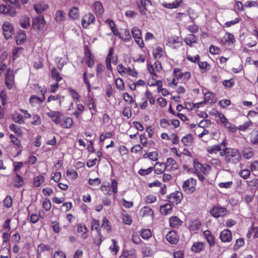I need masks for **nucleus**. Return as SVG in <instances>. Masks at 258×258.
<instances>
[{
    "mask_svg": "<svg viewBox=\"0 0 258 258\" xmlns=\"http://www.w3.org/2000/svg\"><path fill=\"white\" fill-rule=\"evenodd\" d=\"M228 150L227 155L225 157V160L228 163L235 164L241 159V154L239 151L235 148H227Z\"/></svg>",
    "mask_w": 258,
    "mask_h": 258,
    "instance_id": "nucleus-1",
    "label": "nucleus"
},
{
    "mask_svg": "<svg viewBox=\"0 0 258 258\" xmlns=\"http://www.w3.org/2000/svg\"><path fill=\"white\" fill-rule=\"evenodd\" d=\"M133 37L138 46L143 48L144 46V41L142 37L141 30L137 27H134L132 30Z\"/></svg>",
    "mask_w": 258,
    "mask_h": 258,
    "instance_id": "nucleus-2",
    "label": "nucleus"
},
{
    "mask_svg": "<svg viewBox=\"0 0 258 258\" xmlns=\"http://www.w3.org/2000/svg\"><path fill=\"white\" fill-rule=\"evenodd\" d=\"M14 82L13 71L10 68H8L7 69V72L5 75V84L8 89L11 90L13 88Z\"/></svg>",
    "mask_w": 258,
    "mask_h": 258,
    "instance_id": "nucleus-3",
    "label": "nucleus"
},
{
    "mask_svg": "<svg viewBox=\"0 0 258 258\" xmlns=\"http://www.w3.org/2000/svg\"><path fill=\"white\" fill-rule=\"evenodd\" d=\"M196 185V180L193 178H190L183 182L182 188L184 191L189 194L194 191Z\"/></svg>",
    "mask_w": 258,
    "mask_h": 258,
    "instance_id": "nucleus-4",
    "label": "nucleus"
},
{
    "mask_svg": "<svg viewBox=\"0 0 258 258\" xmlns=\"http://www.w3.org/2000/svg\"><path fill=\"white\" fill-rule=\"evenodd\" d=\"M0 14L7 15L10 17H15L17 12L15 8L13 6L8 5H1Z\"/></svg>",
    "mask_w": 258,
    "mask_h": 258,
    "instance_id": "nucleus-5",
    "label": "nucleus"
},
{
    "mask_svg": "<svg viewBox=\"0 0 258 258\" xmlns=\"http://www.w3.org/2000/svg\"><path fill=\"white\" fill-rule=\"evenodd\" d=\"M45 21L43 16H39L33 19L32 27L33 29L42 30L45 27Z\"/></svg>",
    "mask_w": 258,
    "mask_h": 258,
    "instance_id": "nucleus-6",
    "label": "nucleus"
},
{
    "mask_svg": "<svg viewBox=\"0 0 258 258\" xmlns=\"http://www.w3.org/2000/svg\"><path fill=\"white\" fill-rule=\"evenodd\" d=\"M228 212L226 208L222 207H215L210 210V213L212 216L215 218L223 217Z\"/></svg>",
    "mask_w": 258,
    "mask_h": 258,
    "instance_id": "nucleus-7",
    "label": "nucleus"
},
{
    "mask_svg": "<svg viewBox=\"0 0 258 258\" xmlns=\"http://www.w3.org/2000/svg\"><path fill=\"white\" fill-rule=\"evenodd\" d=\"M151 0H141L140 2L138 3V7L142 15L146 14L149 7H151Z\"/></svg>",
    "mask_w": 258,
    "mask_h": 258,
    "instance_id": "nucleus-8",
    "label": "nucleus"
},
{
    "mask_svg": "<svg viewBox=\"0 0 258 258\" xmlns=\"http://www.w3.org/2000/svg\"><path fill=\"white\" fill-rule=\"evenodd\" d=\"M169 202L173 205H177L180 203L183 198L182 194L180 191L173 192L168 197Z\"/></svg>",
    "mask_w": 258,
    "mask_h": 258,
    "instance_id": "nucleus-9",
    "label": "nucleus"
},
{
    "mask_svg": "<svg viewBox=\"0 0 258 258\" xmlns=\"http://www.w3.org/2000/svg\"><path fill=\"white\" fill-rule=\"evenodd\" d=\"M4 35L7 39L10 38L14 33V28L11 23L5 22L3 25Z\"/></svg>",
    "mask_w": 258,
    "mask_h": 258,
    "instance_id": "nucleus-10",
    "label": "nucleus"
},
{
    "mask_svg": "<svg viewBox=\"0 0 258 258\" xmlns=\"http://www.w3.org/2000/svg\"><path fill=\"white\" fill-rule=\"evenodd\" d=\"M95 17L93 14L91 13H88L85 15L81 20L82 25L84 28H87V27L91 24L94 23L95 21Z\"/></svg>",
    "mask_w": 258,
    "mask_h": 258,
    "instance_id": "nucleus-11",
    "label": "nucleus"
},
{
    "mask_svg": "<svg viewBox=\"0 0 258 258\" xmlns=\"http://www.w3.org/2000/svg\"><path fill=\"white\" fill-rule=\"evenodd\" d=\"M39 89L40 90V91L41 92V93L42 95V97L40 98L36 95L31 96L29 99V102L32 106H34L36 104H40L44 102V101L45 100V92L40 87H39Z\"/></svg>",
    "mask_w": 258,
    "mask_h": 258,
    "instance_id": "nucleus-12",
    "label": "nucleus"
},
{
    "mask_svg": "<svg viewBox=\"0 0 258 258\" xmlns=\"http://www.w3.org/2000/svg\"><path fill=\"white\" fill-rule=\"evenodd\" d=\"M47 115L52 119V120L57 125L60 123V121L63 114L58 111H50Z\"/></svg>",
    "mask_w": 258,
    "mask_h": 258,
    "instance_id": "nucleus-13",
    "label": "nucleus"
},
{
    "mask_svg": "<svg viewBox=\"0 0 258 258\" xmlns=\"http://www.w3.org/2000/svg\"><path fill=\"white\" fill-rule=\"evenodd\" d=\"M220 238L222 242H230L232 240V233L230 230L224 229L220 235Z\"/></svg>",
    "mask_w": 258,
    "mask_h": 258,
    "instance_id": "nucleus-14",
    "label": "nucleus"
},
{
    "mask_svg": "<svg viewBox=\"0 0 258 258\" xmlns=\"http://www.w3.org/2000/svg\"><path fill=\"white\" fill-rule=\"evenodd\" d=\"M167 240L171 244H176L178 241L177 233L173 231L169 232L166 235Z\"/></svg>",
    "mask_w": 258,
    "mask_h": 258,
    "instance_id": "nucleus-15",
    "label": "nucleus"
},
{
    "mask_svg": "<svg viewBox=\"0 0 258 258\" xmlns=\"http://www.w3.org/2000/svg\"><path fill=\"white\" fill-rule=\"evenodd\" d=\"M73 123V121L72 118L67 117L63 119L61 118L60 123H59L58 125L61 126L62 128H69L72 126Z\"/></svg>",
    "mask_w": 258,
    "mask_h": 258,
    "instance_id": "nucleus-16",
    "label": "nucleus"
},
{
    "mask_svg": "<svg viewBox=\"0 0 258 258\" xmlns=\"http://www.w3.org/2000/svg\"><path fill=\"white\" fill-rule=\"evenodd\" d=\"M33 8L37 14H40L48 9V5L43 3H39L34 5Z\"/></svg>",
    "mask_w": 258,
    "mask_h": 258,
    "instance_id": "nucleus-17",
    "label": "nucleus"
},
{
    "mask_svg": "<svg viewBox=\"0 0 258 258\" xmlns=\"http://www.w3.org/2000/svg\"><path fill=\"white\" fill-rule=\"evenodd\" d=\"M242 153L243 157L246 159L251 158L254 154L253 149L249 146L243 148Z\"/></svg>",
    "mask_w": 258,
    "mask_h": 258,
    "instance_id": "nucleus-18",
    "label": "nucleus"
},
{
    "mask_svg": "<svg viewBox=\"0 0 258 258\" xmlns=\"http://www.w3.org/2000/svg\"><path fill=\"white\" fill-rule=\"evenodd\" d=\"M204 236L207 241L209 244L210 247H213L215 244V237L211 234V232L209 230H206L204 232Z\"/></svg>",
    "mask_w": 258,
    "mask_h": 258,
    "instance_id": "nucleus-19",
    "label": "nucleus"
},
{
    "mask_svg": "<svg viewBox=\"0 0 258 258\" xmlns=\"http://www.w3.org/2000/svg\"><path fill=\"white\" fill-rule=\"evenodd\" d=\"M205 247V243L197 242L194 243L191 247V250L195 252H200L203 250Z\"/></svg>",
    "mask_w": 258,
    "mask_h": 258,
    "instance_id": "nucleus-20",
    "label": "nucleus"
},
{
    "mask_svg": "<svg viewBox=\"0 0 258 258\" xmlns=\"http://www.w3.org/2000/svg\"><path fill=\"white\" fill-rule=\"evenodd\" d=\"M235 41L234 36L231 33H227L224 37L223 43L224 44L229 45L233 44Z\"/></svg>",
    "mask_w": 258,
    "mask_h": 258,
    "instance_id": "nucleus-21",
    "label": "nucleus"
},
{
    "mask_svg": "<svg viewBox=\"0 0 258 258\" xmlns=\"http://www.w3.org/2000/svg\"><path fill=\"white\" fill-rule=\"evenodd\" d=\"M197 37L192 34H189L184 38V41L185 43L190 46H192V44L197 42Z\"/></svg>",
    "mask_w": 258,
    "mask_h": 258,
    "instance_id": "nucleus-22",
    "label": "nucleus"
},
{
    "mask_svg": "<svg viewBox=\"0 0 258 258\" xmlns=\"http://www.w3.org/2000/svg\"><path fill=\"white\" fill-rule=\"evenodd\" d=\"M182 3V0H175L171 3H164L162 5L165 8L172 9L178 8Z\"/></svg>",
    "mask_w": 258,
    "mask_h": 258,
    "instance_id": "nucleus-23",
    "label": "nucleus"
},
{
    "mask_svg": "<svg viewBox=\"0 0 258 258\" xmlns=\"http://www.w3.org/2000/svg\"><path fill=\"white\" fill-rule=\"evenodd\" d=\"M20 24L22 27L27 29L30 26V20L29 17L26 16H23L20 20Z\"/></svg>",
    "mask_w": 258,
    "mask_h": 258,
    "instance_id": "nucleus-24",
    "label": "nucleus"
},
{
    "mask_svg": "<svg viewBox=\"0 0 258 258\" xmlns=\"http://www.w3.org/2000/svg\"><path fill=\"white\" fill-rule=\"evenodd\" d=\"M155 166H159L160 167H157L154 169L155 173L157 174H160L163 173L166 169L165 164L164 162H157L155 163Z\"/></svg>",
    "mask_w": 258,
    "mask_h": 258,
    "instance_id": "nucleus-25",
    "label": "nucleus"
},
{
    "mask_svg": "<svg viewBox=\"0 0 258 258\" xmlns=\"http://www.w3.org/2000/svg\"><path fill=\"white\" fill-rule=\"evenodd\" d=\"M123 255L124 258H137L136 250L133 248L124 251Z\"/></svg>",
    "mask_w": 258,
    "mask_h": 258,
    "instance_id": "nucleus-26",
    "label": "nucleus"
},
{
    "mask_svg": "<svg viewBox=\"0 0 258 258\" xmlns=\"http://www.w3.org/2000/svg\"><path fill=\"white\" fill-rule=\"evenodd\" d=\"M24 180L23 178L19 174L17 173L14 178V186L16 187H20L23 185Z\"/></svg>",
    "mask_w": 258,
    "mask_h": 258,
    "instance_id": "nucleus-27",
    "label": "nucleus"
},
{
    "mask_svg": "<svg viewBox=\"0 0 258 258\" xmlns=\"http://www.w3.org/2000/svg\"><path fill=\"white\" fill-rule=\"evenodd\" d=\"M77 231L79 233H82V237L83 239H85L87 236L86 235L88 231L86 226L83 224H79L77 226Z\"/></svg>",
    "mask_w": 258,
    "mask_h": 258,
    "instance_id": "nucleus-28",
    "label": "nucleus"
},
{
    "mask_svg": "<svg viewBox=\"0 0 258 258\" xmlns=\"http://www.w3.org/2000/svg\"><path fill=\"white\" fill-rule=\"evenodd\" d=\"M170 226L171 227H176L181 225V221L176 216H172L169 219Z\"/></svg>",
    "mask_w": 258,
    "mask_h": 258,
    "instance_id": "nucleus-29",
    "label": "nucleus"
},
{
    "mask_svg": "<svg viewBox=\"0 0 258 258\" xmlns=\"http://www.w3.org/2000/svg\"><path fill=\"white\" fill-rule=\"evenodd\" d=\"M69 16L73 19L78 18L79 16V10L78 8L75 7L71 8L69 12Z\"/></svg>",
    "mask_w": 258,
    "mask_h": 258,
    "instance_id": "nucleus-30",
    "label": "nucleus"
},
{
    "mask_svg": "<svg viewBox=\"0 0 258 258\" xmlns=\"http://www.w3.org/2000/svg\"><path fill=\"white\" fill-rule=\"evenodd\" d=\"M94 9L97 15H101L104 12L103 6L100 2H96L94 3Z\"/></svg>",
    "mask_w": 258,
    "mask_h": 258,
    "instance_id": "nucleus-31",
    "label": "nucleus"
},
{
    "mask_svg": "<svg viewBox=\"0 0 258 258\" xmlns=\"http://www.w3.org/2000/svg\"><path fill=\"white\" fill-rule=\"evenodd\" d=\"M172 207L171 204H166L164 206H160V212L164 215H167L169 212L171 211Z\"/></svg>",
    "mask_w": 258,
    "mask_h": 258,
    "instance_id": "nucleus-32",
    "label": "nucleus"
},
{
    "mask_svg": "<svg viewBox=\"0 0 258 258\" xmlns=\"http://www.w3.org/2000/svg\"><path fill=\"white\" fill-rule=\"evenodd\" d=\"M140 214L142 216L152 215L153 214V212L150 207L145 206L141 209Z\"/></svg>",
    "mask_w": 258,
    "mask_h": 258,
    "instance_id": "nucleus-33",
    "label": "nucleus"
},
{
    "mask_svg": "<svg viewBox=\"0 0 258 258\" xmlns=\"http://www.w3.org/2000/svg\"><path fill=\"white\" fill-rule=\"evenodd\" d=\"M221 150V148L219 145H216L211 147H208L207 148V152L210 154H216Z\"/></svg>",
    "mask_w": 258,
    "mask_h": 258,
    "instance_id": "nucleus-34",
    "label": "nucleus"
},
{
    "mask_svg": "<svg viewBox=\"0 0 258 258\" xmlns=\"http://www.w3.org/2000/svg\"><path fill=\"white\" fill-rule=\"evenodd\" d=\"M51 76L53 79L58 83L62 80V77L60 76L59 72H57V69L55 68L52 69L51 71Z\"/></svg>",
    "mask_w": 258,
    "mask_h": 258,
    "instance_id": "nucleus-35",
    "label": "nucleus"
},
{
    "mask_svg": "<svg viewBox=\"0 0 258 258\" xmlns=\"http://www.w3.org/2000/svg\"><path fill=\"white\" fill-rule=\"evenodd\" d=\"M65 13L61 10H58L56 12L55 19L57 22H61L64 20Z\"/></svg>",
    "mask_w": 258,
    "mask_h": 258,
    "instance_id": "nucleus-36",
    "label": "nucleus"
},
{
    "mask_svg": "<svg viewBox=\"0 0 258 258\" xmlns=\"http://www.w3.org/2000/svg\"><path fill=\"white\" fill-rule=\"evenodd\" d=\"M26 38V35L24 31L21 30L16 36V42L17 44H20L24 41Z\"/></svg>",
    "mask_w": 258,
    "mask_h": 258,
    "instance_id": "nucleus-37",
    "label": "nucleus"
},
{
    "mask_svg": "<svg viewBox=\"0 0 258 258\" xmlns=\"http://www.w3.org/2000/svg\"><path fill=\"white\" fill-rule=\"evenodd\" d=\"M44 181V177L40 175L34 178L33 184L35 186L39 187Z\"/></svg>",
    "mask_w": 258,
    "mask_h": 258,
    "instance_id": "nucleus-38",
    "label": "nucleus"
},
{
    "mask_svg": "<svg viewBox=\"0 0 258 258\" xmlns=\"http://www.w3.org/2000/svg\"><path fill=\"white\" fill-rule=\"evenodd\" d=\"M10 129L14 132L15 133L17 134L19 136H22V131L21 128L16 125L15 124H11L9 126Z\"/></svg>",
    "mask_w": 258,
    "mask_h": 258,
    "instance_id": "nucleus-39",
    "label": "nucleus"
},
{
    "mask_svg": "<svg viewBox=\"0 0 258 258\" xmlns=\"http://www.w3.org/2000/svg\"><path fill=\"white\" fill-rule=\"evenodd\" d=\"M153 55L155 59L160 58L163 56V50L161 47L156 48L153 52Z\"/></svg>",
    "mask_w": 258,
    "mask_h": 258,
    "instance_id": "nucleus-40",
    "label": "nucleus"
},
{
    "mask_svg": "<svg viewBox=\"0 0 258 258\" xmlns=\"http://www.w3.org/2000/svg\"><path fill=\"white\" fill-rule=\"evenodd\" d=\"M120 35V38L121 39L124 41H128L131 39V36L130 35V32L128 30L125 29L124 31V33L121 34Z\"/></svg>",
    "mask_w": 258,
    "mask_h": 258,
    "instance_id": "nucleus-41",
    "label": "nucleus"
},
{
    "mask_svg": "<svg viewBox=\"0 0 258 258\" xmlns=\"http://www.w3.org/2000/svg\"><path fill=\"white\" fill-rule=\"evenodd\" d=\"M192 140V136L191 135L189 134L186 136L183 137L181 139V142L186 146H188L191 143Z\"/></svg>",
    "mask_w": 258,
    "mask_h": 258,
    "instance_id": "nucleus-42",
    "label": "nucleus"
},
{
    "mask_svg": "<svg viewBox=\"0 0 258 258\" xmlns=\"http://www.w3.org/2000/svg\"><path fill=\"white\" fill-rule=\"evenodd\" d=\"M13 119L14 121L20 124L24 123V118L22 115L19 113H16L13 115Z\"/></svg>",
    "mask_w": 258,
    "mask_h": 258,
    "instance_id": "nucleus-43",
    "label": "nucleus"
},
{
    "mask_svg": "<svg viewBox=\"0 0 258 258\" xmlns=\"http://www.w3.org/2000/svg\"><path fill=\"white\" fill-rule=\"evenodd\" d=\"M141 236L145 239H148L151 237V231L149 229H143L140 233Z\"/></svg>",
    "mask_w": 258,
    "mask_h": 258,
    "instance_id": "nucleus-44",
    "label": "nucleus"
},
{
    "mask_svg": "<svg viewBox=\"0 0 258 258\" xmlns=\"http://www.w3.org/2000/svg\"><path fill=\"white\" fill-rule=\"evenodd\" d=\"M4 205L7 208H10L12 205V198L10 196H7L4 200Z\"/></svg>",
    "mask_w": 258,
    "mask_h": 258,
    "instance_id": "nucleus-45",
    "label": "nucleus"
},
{
    "mask_svg": "<svg viewBox=\"0 0 258 258\" xmlns=\"http://www.w3.org/2000/svg\"><path fill=\"white\" fill-rule=\"evenodd\" d=\"M31 123L34 125H39L41 123L40 117L37 114H34Z\"/></svg>",
    "mask_w": 258,
    "mask_h": 258,
    "instance_id": "nucleus-46",
    "label": "nucleus"
},
{
    "mask_svg": "<svg viewBox=\"0 0 258 258\" xmlns=\"http://www.w3.org/2000/svg\"><path fill=\"white\" fill-rule=\"evenodd\" d=\"M153 169L154 168L152 167H149L146 169H141L139 170L138 173L141 175L144 176L150 174Z\"/></svg>",
    "mask_w": 258,
    "mask_h": 258,
    "instance_id": "nucleus-47",
    "label": "nucleus"
},
{
    "mask_svg": "<svg viewBox=\"0 0 258 258\" xmlns=\"http://www.w3.org/2000/svg\"><path fill=\"white\" fill-rule=\"evenodd\" d=\"M23 48L22 47H17L13 51V59L14 60L18 57L20 54L22 52Z\"/></svg>",
    "mask_w": 258,
    "mask_h": 258,
    "instance_id": "nucleus-48",
    "label": "nucleus"
},
{
    "mask_svg": "<svg viewBox=\"0 0 258 258\" xmlns=\"http://www.w3.org/2000/svg\"><path fill=\"white\" fill-rule=\"evenodd\" d=\"M109 222L107 219L106 218H104L103 219V223L102 224L101 227L105 229L107 232L109 231L110 230V227L109 225Z\"/></svg>",
    "mask_w": 258,
    "mask_h": 258,
    "instance_id": "nucleus-49",
    "label": "nucleus"
},
{
    "mask_svg": "<svg viewBox=\"0 0 258 258\" xmlns=\"http://www.w3.org/2000/svg\"><path fill=\"white\" fill-rule=\"evenodd\" d=\"M112 242L113 243V245L110 247V249L111 252H114V254H116L119 250V247L117 245V242L114 239H112Z\"/></svg>",
    "mask_w": 258,
    "mask_h": 258,
    "instance_id": "nucleus-50",
    "label": "nucleus"
},
{
    "mask_svg": "<svg viewBox=\"0 0 258 258\" xmlns=\"http://www.w3.org/2000/svg\"><path fill=\"white\" fill-rule=\"evenodd\" d=\"M115 84L116 88L120 90H123L124 88V83L123 80L120 78H118L115 80Z\"/></svg>",
    "mask_w": 258,
    "mask_h": 258,
    "instance_id": "nucleus-51",
    "label": "nucleus"
},
{
    "mask_svg": "<svg viewBox=\"0 0 258 258\" xmlns=\"http://www.w3.org/2000/svg\"><path fill=\"white\" fill-rule=\"evenodd\" d=\"M69 92L74 99L77 100L78 102L80 101V96L75 90L73 89H69Z\"/></svg>",
    "mask_w": 258,
    "mask_h": 258,
    "instance_id": "nucleus-52",
    "label": "nucleus"
},
{
    "mask_svg": "<svg viewBox=\"0 0 258 258\" xmlns=\"http://www.w3.org/2000/svg\"><path fill=\"white\" fill-rule=\"evenodd\" d=\"M158 154L157 152L154 151L150 152L148 154V157L151 160L155 161L158 160Z\"/></svg>",
    "mask_w": 258,
    "mask_h": 258,
    "instance_id": "nucleus-53",
    "label": "nucleus"
},
{
    "mask_svg": "<svg viewBox=\"0 0 258 258\" xmlns=\"http://www.w3.org/2000/svg\"><path fill=\"white\" fill-rule=\"evenodd\" d=\"M248 185L252 189H256L258 188V179L254 178L250 181L248 183Z\"/></svg>",
    "mask_w": 258,
    "mask_h": 258,
    "instance_id": "nucleus-54",
    "label": "nucleus"
},
{
    "mask_svg": "<svg viewBox=\"0 0 258 258\" xmlns=\"http://www.w3.org/2000/svg\"><path fill=\"white\" fill-rule=\"evenodd\" d=\"M157 200L156 197L154 195H149L145 198V202L147 204H151L155 202Z\"/></svg>",
    "mask_w": 258,
    "mask_h": 258,
    "instance_id": "nucleus-55",
    "label": "nucleus"
},
{
    "mask_svg": "<svg viewBox=\"0 0 258 258\" xmlns=\"http://www.w3.org/2000/svg\"><path fill=\"white\" fill-rule=\"evenodd\" d=\"M239 174L243 178L247 179L250 176V172L248 169H244L239 172Z\"/></svg>",
    "mask_w": 258,
    "mask_h": 258,
    "instance_id": "nucleus-56",
    "label": "nucleus"
},
{
    "mask_svg": "<svg viewBox=\"0 0 258 258\" xmlns=\"http://www.w3.org/2000/svg\"><path fill=\"white\" fill-rule=\"evenodd\" d=\"M122 220L124 224L130 225L132 223V219L128 214H123Z\"/></svg>",
    "mask_w": 258,
    "mask_h": 258,
    "instance_id": "nucleus-57",
    "label": "nucleus"
},
{
    "mask_svg": "<svg viewBox=\"0 0 258 258\" xmlns=\"http://www.w3.org/2000/svg\"><path fill=\"white\" fill-rule=\"evenodd\" d=\"M67 175L73 179H76L78 176L77 172L74 169L68 170L67 172Z\"/></svg>",
    "mask_w": 258,
    "mask_h": 258,
    "instance_id": "nucleus-58",
    "label": "nucleus"
},
{
    "mask_svg": "<svg viewBox=\"0 0 258 258\" xmlns=\"http://www.w3.org/2000/svg\"><path fill=\"white\" fill-rule=\"evenodd\" d=\"M143 253L145 256H149L152 254L153 251L150 247H145L143 248Z\"/></svg>",
    "mask_w": 258,
    "mask_h": 258,
    "instance_id": "nucleus-59",
    "label": "nucleus"
},
{
    "mask_svg": "<svg viewBox=\"0 0 258 258\" xmlns=\"http://www.w3.org/2000/svg\"><path fill=\"white\" fill-rule=\"evenodd\" d=\"M91 225H92V230L95 229L99 233V230H100V229L99 228V221L97 220L93 219Z\"/></svg>",
    "mask_w": 258,
    "mask_h": 258,
    "instance_id": "nucleus-60",
    "label": "nucleus"
},
{
    "mask_svg": "<svg viewBox=\"0 0 258 258\" xmlns=\"http://www.w3.org/2000/svg\"><path fill=\"white\" fill-rule=\"evenodd\" d=\"M10 138L11 139L12 142L14 144H15L16 146L18 147L20 146V141L14 135L12 134L10 135Z\"/></svg>",
    "mask_w": 258,
    "mask_h": 258,
    "instance_id": "nucleus-61",
    "label": "nucleus"
},
{
    "mask_svg": "<svg viewBox=\"0 0 258 258\" xmlns=\"http://www.w3.org/2000/svg\"><path fill=\"white\" fill-rule=\"evenodd\" d=\"M244 244V241L243 238H239L236 240L235 244L234 246L235 249H238Z\"/></svg>",
    "mask_w": 258,
    "mask_h": 258,
    "instance_id": "nucleus-62",
    "label": "nucleus"
},
{
    "mask_svg": "<svg viewBox=\"0 0 258 258\" xmlns=\"http://www.w3.org/2000/svg\"><path fill=\"white\" fill-rule=\"evenodd\" d=\"M251 233H253V237L254 238H257L258 237V227H254L251 230H249L248 233L247 234V236L249 237Z\"/></svg>",
    "mask_w": 258,
    "mask_h": 258,
    "instance_id": "nucleus-63",
    "label": "nucleus"
},
{
    "mask_svg": "<svg viewBox=\"0 0 258 258\" xmlns=\"http://www.w3.org/2000/svg\"><path fill=\"white\" fill-rule=\"evenodd\" d=\"M43 207L45 210L49 211L51 207L50 201L48 199H45L43 202Z\"/></svg>",
    "mask_w": 258,
    "mask_h": 258,
    "instance_id": "nucleus-64",
    "label": "nucleus"
}]
</instances>
